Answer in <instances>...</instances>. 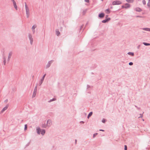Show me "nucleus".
Returning a JSON list of instances; mask_svg holds the SVG:
<instances>
[{
    "instance_id": "nucleus-14",
    "label": "nucleus",
    "mask_w": 150,
    "mask_h": 150,
    "mask_svg": "<svg viewBox=\"0 0 150 150\" xmlns=\"http://www.w3.org/2000/svg\"><path fill=\"white\" fill-rule=\"evenodd\" d=\"M135 10L136 11H138V12H140L141 11H142V9L140 8H139V7H137V8H135Z\"/></svg>"
},
{
    "instance_id": "nucleus-44",
    "label": "nucleus",
    "mask_w": 150,
    "mask_h": 150,
    "mask_svg": "<svg viewBox=\"0 0 150 150\" xmlns=\"http://www.w3.org/2000/svg\"><path fill=\"white\" fill-rule=\"evenodd\" d=\"M147 5L148 7H150V3L148 2L147 4Z\"/></svg>"
},
{
    "instance_id": "nucleus-46",
    "label": "nucleus",
    "mask_w": 150,
    "mask_h": 150,
    "mask_svg": "<svg viewBox=\"0 0 150 150\" xmlns=\"http://www.w3.org/2000/svg\"><path fill=\"white\" fill-rule=\"evenodd\" d=\"M85 1L87 3L89 2V0H85Z\"/></svg>"
},
{
    "instance_id": "nucleus-18",
    "label": "nucleus",
    "mask_w": 150,
    "mask_h": 150,
    "mask_svg": "<svg viewBox=\"0 0 150 150\" xmlns=\"http://www.w3.org/2000/svg\"><path fill=\"white\" fill-rule=\"evenodd\" d=\"M47 126V124H42V127L43 128H46Z\"/></svg>"
},
{
    "instance_id": "nucleus-21",
    "label": "nucleus",
    "mask_w": 150,
    "mask_h": 150,
    "mask_svg": "<svg viewBox=\"0 0 150 150\" xmlns=\"http://www.w3.org/2000/svg\"><path fill=\"white\" fill-rule=\"evenodd\" d=\"M13 3L14 7L15 8V9H16V10H17V6L16 5V2H14V3Z\"/></svg>"
},
{
    "instance_id": "nucleus-34",
    "label": "nucleus",
    "mask_w": 150,
    "mask_h": 150,
    "mask_svg": "<svg viewBox=\"0 0 150 150\" xmlns=\"http://www.w3.org/2000/svg\"><path fill=\"white\" fill-rule=\"evenodd\" d=\"M83 25H81L80 26V29H79V33H80V32H81L80 31L83 28Z\"/></svg>"
},
{
    "instance_id": "nucleus-35",
    "label": "nucleus",
    "mask_w": 150,
    "mask_h": 150,
    "mask_svg": "<svg viewBox=\"0 0 150 150\" xmlns=\"http://www.w3.org/2000/svg\"><path fill=\"white\" fill-rule=\"evenodd\" d=\"M90 87H91V86H89L88 85H87V89L90 90V89H88L89 88H90Z\"/></svg>"
},
{
    "instance_id": "nucleus-27",
    "label": "nucleus",
    "mask_w": 150,
    "mask_h": 150,
    "mask_svg": "<svg viewBox=\"0 0 150 150\" xmlns=\"http://www.w3.org/2000/svg\"><path fill=\"white\" fill-rule=\"evenodd\" d=\"M3 59H4V60H3V63H4V65H6V58H5L4 57H3Z\"/></svg>"
},
{
    "instance_id": "nucleus-51",
    "label": "nucleus",
    "mask_w": 150,
    "mask_h": 150,
    "mask_svg": "<svg viewBox=\"0 0 150 150\" xmlns=\"http://www.w3.org/2000/svg\"><path fill=\"white\" fill-rule=\"evenodd\" d=\"M80 122L81 123H83H83H84V121H80Z\"/></svg>"
},
{
    "instance_id": "nucleus-9",
    "label": "nucleus",
    "mask_w": 150,
    "mask_h": 150,
    "mask_svg": "<svg viewBox=\"0 0 150 150\" xmlns=\"http://www.w3.org/2000/svg\"><path fill=\"white\" fill-rule=\"evenodd\" d=\"M25 10H26V12H30L29 9L28 8L27 5L26 4V2H25Z\"/></svg>"
},
{
    "instance_id": "nucleus-60",
    "label": "nucleus",
    "mask_w": 150,
    "mask_h": 150,
    "mask_svg": "<svg viewBox=\"0 0 150 150\" xmlns=\"http://www.w3.org/2000/svg\"><path fill=\"white\" fill-rule=\"evenodd\" d=\"M135 107H136V108H137V106L136 105H135Z\"/></svg>"
},
{
    "instance_id": "nucleus-3",
    "label": "nucleus",
    "mask_w": 150,
    "mask_h": 150,
    "mask_svg": "<svg viewBox=\"0 0 150 150\" xmlns=\"http://www.w3.org/2000/svg\"><path fill=\"white\" fill-rule=\"evenodd\" d=\"M37 85L35 88H34V90L33 91V95L32 96V98H33L35 96L36 94L37 91Z\"/></svg>"
},
{
    "instance_id": "nucleus-16",
    "label": "nucleus",
    "mask_w": 150,
    "mask_h": 150,
    "mask_svg": "<svg viewBox=\"0 0 150 150\" xmlns=\"http://www.w3.org/2000/svg\"><path fill=\"white\" fill-rule=\"evenodd\" d=\"M93 112H90L89 114H88V116H87V118H88V119H89L90 117L93 114Z\"/></svg>"
},
{
    "instance_id": "nucleus-25",
    "label": "nucleus",
    "mask_w": 150,
    "mask_h": 150,
    "mask_svg": "<svg viewBox=\"0 0 150 150\" xmlns=\"http://www.w3.org/2000/svg\"><path fill=\"white\" fill-rule=\"evenodd\" d=\"M143 44L145 46H148L150 45V43H148L145 42H143Z\"/></svg>"
},
{
    "instance_id": "nucleus-48",
    "label": "nucleus",
    "mask_w": 150,
    "mask_h": 150,
    "mask_svg": "<svg viewBox=\"0 0 150 150\" xmlns=\"http://www.w3.org/2000/svg\"><path fill=\"white\" fill-rule=\"evenodd\" d=\"M32 31H33V34H34L35 33V30H32Z\"/></svg>"
},
{
    "instance_id": "nucleus-37",
    "label": "nucleus",
    "mask_w": 150,
    "mask_h": 150,
    "mask_svg": "<svg viewBox=\"0 0 150 150\" xmlns=\"http://www.w3.org/2000/svg\"><path fill=\"white\" fill-rule=\"evenodd\" d=\"M98 134V133H96L93 134V137L94 138L96 135Z\"/></svg>"
},
{
    "instance_id": "nucleus-45",
    "label": "nucleus",
    "mask_w": 150,
    "mask_h": 150,
    "mask_svg": "<svg viewBox=\"0 0 150 150\" xmlns=\"http://www.w3.org/2000/svg\"><path fill=\"white\" fill-rule=\"evenodd\" d=\"M140 45H138L137 47V48L138 49H139L140 48Z\"/></svg>"
},
{
    "instance_id": "nucleus-1",
    "label": "nucleus",
    "mask_w": 150,
    "mask_h": 150,
    "mask_svg": "<svg viewBox=\"0 0 150 150\" xmlns=\"http://www.w3.org/2000/svg\"><path fill=\"white\" fill-rule=\"evenodd\" d=\"M122 4V2L120 1L119 0H115L112 2V4L113 5H119L121 4Z\"/></svg>"
},
{
    "instance_id": "nucleus-13",
    "label": "nucleus",
    "mask_w": 150,
    "mask_h": 150,
    "mask_svg": "<svg viewBox=\"0 0 150 150\" xmlns=\"http://www.w3.org/2000/svg\"><path fill=\"white\" fill-rule=\"evenodd\" d=\"M12 53L11 52H10L8 54V60L9 61L10 60L11 57L12 55Z\"/></svg>"
},
{
    "instance_id": "nucleus-59",
    "label": "nucleus",
    "mask_w": 150,
    "mask_h": 150,
    "mask_svg": "<svg viewBox=\"0 0 150 150\" xmlns=\"http://www.w3.org/2000/svg\"><path fill=\"white\" fill-rule=\"evenodd\" d=\"M91 74H93V72H92V73H91Z\"/></svg>"
},
{
    "instance_id": "nucleus-7",
    "label": "nucleus",
    "mask_w": 150,
    "mask_h": 150,
    "mask_svg": "<svg viewBox=\"0 0 150 150\" xmlns=\"http://www.w3.org/2000/svg\"><path fill=\"white\" fill-rule=\"evenodd\" d=\"M111 19L110 18H108L102 21L101 22L103 23H105L108 22Z\"/></svg>"
},
{
    "instance_id": "nucleus-17",
    "label": "nucleus",
    "mask_w": 150,
    "mask_h": 150,
    "mask_svg": "<svg viewBox=\"0 0 150 150\" xmlns=\"http://www.w3.org/2000/svg\"><path fill=\"white\" fill-rule=\"evenodd\" d=\"M142 29L144 30L148 31H150V28H142Z\"/></svg>"
},
{
    "instance_id": "nucleus-8",
    "label": "nucleus",
    "mask_w": 150,
    "mask_h": 150,
    "mask_svg": "<svg viewBox=\"0 0 150 150\" xmlns=\"http://www.w3.org/2000/svg\"><path fill=\"white\" fill-rule=\"evenodd\" d=\"M46 124H47V126H51L52 124L51 120L50 119H48L47 121V122Z\"/></svg>"
},
{
    "instance_id": "nucleus-38",
    "label": "nucleus",
    "mask_w": 150,
    "mask_h": 150,
    "mask_svg": "<svg viewBox=\"0 0 150 150\" xmlns=\"http://www.w3.org/2000/svg\"><path fill=\"white\" fill-rule=\"evenodd\" d=\"M142 3L143 4L145 5L146 4V2L145 0H142Z\"/></svg>"
},
{
    "instance_id": "nucleus-54",
    "label": "nucleus",
    "mask_w": 150,
    "mask_h": 150,
    "mask_svg": "<svg viewBox=\"0 0 150 150\" xmlns=\"http://www.w3.org/2000/svg\"><path fill=\"white\" fill-rule=\"evenodd\" d=\"M11 1H12L13 3H14V2H16L14 0H11Z\"/></svg>"
},
{
    "instance_id": "nucleus-2",
    "label": "nucleus",
    "mask_w": 150,
    "mask_h": 150,
    "mask_svg": "<svg viewBox=\"0 0 150 150\" xmlns=\"http://www.w3.org/2000/svg\"><path fill=\"white\" fill-rule=\"evenodd\" d=\"M28 38L30 40V44L31 45H32L33 44V39L32 38V36L29 33L28 34Z\"/></svg>"
},
{
    "instance_id": "nucleus-56",
    "label": "nucleus",
    "mask_w": 150,
    "mask_h": 150,
    "mask_svg": "<svg viewBox=\"0 0 150 150\" xmlns=\"http://www.w3.org/2000/svg\"><path fill=\"white\" fill-rule=\"evenodd\" d=\"M77 141V140L76 139V144Z\"/></svg>"
},
{
    "instance_id": "nucleus-49",
    "label": "nucleus",
    "mask_w": 150,
    "mask_h": 150,
    "mask_svg": "<svg viewBox=\"0 0 150 150\" xmlns=\"http://www.w3.org/2000/svg\"><path fill=\"white\" fill-rule=\"evenodd\" d=\"M121 7L122 8H125V6L122 5V6Z\"/></svg>"
},
{
    "instance_id": "nucleus-5",
    "label": "nucleus",
    "mask_w": 150,
    "mask_h": 150,
    "mask_svg": "<svg viewBox=\"0 0 150 150\" xmlns=\"http://www.w3.org/2000/svg\"><path fill=\"white\" fill-rule=\"evenodd\" d=\"M105 16V14L103 12L99 13L98 15V17L101 19L103 18Z\"/></svg>"
},
{
    "instance_id": "nucleus-19",
    "label": "nucleus",
    "mask_w": 150,
    "mask_h": 150,
    "mask_svg": "<svg viewBox=\"0 0 150 150\" xmlns=\"http://www.w3.org/2000/svg\"><path fill=\"white\" fill-rule=\"evenodd\" d=\"M60 32L58 30H57L56 31V34L57 36H59L60 35Z\"/></svg>"
},
{
    "instance_id": "nucleus-22",
    "label": "nucleus",
    "mask_w": 150,
    "mask_h": 150,
    "mask_svg": "<svg viewBox=\"0 0 150 150\" xmlns=\"http://www.w3.org/2000/svg\"><path fill=\"white\" fill-rule=\"evenodd\" d=\"M56 100V98H53L52 99H50L48 101V103H50V102H51L52 101H55Z\"/></svg>"
},
{
    "instance_id": "nucleus-28",
    "label": "nucleus",
    "mask_w": 150,
    "mask_h": 150,
    "mask_svg": "<svg viewBox=\"0 0 150 150\" xmlns=\"http://www.w3.org/2000/svg\"><path fill=\"white\" fill-rule=\"evenodd\" d=\"M27 18H28L29 17L30 12H26Z\"/></svg>"
},
{
    "instance_id": "nucleus-61",
    "label": "nucleus",
    "mask_w": 150,
    "mask_h": 150,
    "mask_svg": "<svg viewBox=\"0 0 150 150\" xmlns=\"http://www.w3.org/2000/svg\"><path fill=\"white\" fill-rule=\"evenodd\" d=\"M101 0L102 1H103V0Z\"/></svg>"
},
{
    "instance_id": "nucleus-36",
    "label": "nucleus",
    "mask_w": 150,
    "mask_h": 150,
    "mask_svg": "<svg viewBox=\"0 0 150 150\" xmlns=\"http://www.w3.org/2000/svg\"><path fill=\"white\" fill-rule=\"evenodd\" d=\"M30 141L29 142H28V143L27 144H26V145H25V147H27V146H29L30 144Z\"/></svg>"
},
{
    "instance_id": "nucleus-57",
    "label": "nucleus",
    "mask_w": 150,
    "mask_h": 150,
    "mask_svg": "<svg viewBox=\"0 0 150 150\" xmlns=\"http://www.w3.org/2000/svg\"><path fill=\"white\" fill-rule=\"evenodd\" d=\"M137 108V109H140V108Z\"/></svg>"
},
{
    "instance_id": "nucleus-42",
    "label": "nucleus",
    "mask_w": 150,
    "mask_h": 150,
    "mask_svg": "<svg viewBox=\"0 0 150 150\" xmlns=\"http://www.w3.org/2000/svg\"><path fill=\"white\" fill-rule=\"evenodd\" d=\"M136 17L137 18H142L143 16H136Z\"/></svg>"
},
{
    "instance_id": "nucleus-23",
    "label": "nucleus",
    "mask_w": 150,
    "mask_h": 150,
    "mask_svg": "<svg viewBox=\"0 0 150 150\" xmlns=\"http://www.w3.org/2000/svg\"><path fill=\"white\" fill-rule=\"evenodd\" d=\"M97 65L96 64H95L93 66H92L91 67V69H93L96 68L97 67Z\"/></svg>"
},
{
    "instance_id": "nucleus-26",
    "label": "nucleus",
    "mask_w": 150,
    "mask_h": 150,
    "mask_svg": "<svg viewBox=\"0 0 150 150\" xmlns=\"http://www.w3.org/2000/svg\"><path fill=\"white\" fill-rule=\"evenodd\" d=\"M127 54L130 55H131L132 56H134V54L133 52H129L127 53Z\"/></svg>"
},
{
    "instance_id": "nucleus-12",
    "label": "nucleus",
    "mask_w": 150,
    "mask_h": 150,
    "mask_svg": "<svg viewBox=\"0 0 150 150\" xmlns=\"http://www.w3.org/2000/svg\"><path fill=\"white\" fill-rule=\"evenodd\" d=\"M36 131L38 134H40V132L41 131V129L39 127H37L36 128Z\"/></svg>"
},
{
    "instance_id": "nucleus-40",
    "label": "nucleus",
    "mask_w": 150,
    "mask_h": 150,
    "mask_svg": "<svg viewBox=\"0 0 150 150\" xmlns=\"http://www.w3.org/2000/svg\"><path fill=\"white\" fill-rule=\"evenodd\" d=\"M133 63L132 62H129V65L130 66H132V65H133Z\"/></svg>"
},
{
    "instance_id": "nucleus-58",
    "label": "nucleus",
    "mask_w": 150,
    "mask_h": 150,
    "mask_svg": "<svg viewBox=\"0 0 150 150\" xmlns=\"http://www.w3.org/2000/svg\"><path fill=\"white\" fill-rule=\"evenodd\" d=\"M137 108V109H140V108Z\"/></svg>"
},
{
    "instance_id": "nucleus-50",
    "label": "nucleus",
    "mask_w": 150,
    "mask_h": 150,
    "mask_svg": "<svg viewBox=\"0 0 150 150\" xmlns=\"http://www.w3.org/2000/svg\"><path fill=\"white\" fill-rule=\"evenodd\" d=\"M99 131H103V132H104L105 131L104 130L102 129H99Z\"/></svg>"
},
{
    "instance_id": "nucleus-32",
    "label": "nucleus",
    "mask_w": 150,
    "mask_h": 150,
    "mask_svg": "<svg viewBox=\"0 0 150 150\" xmlns=\"http://www.w3.org/2000/svg\"><path fill=\"white\" fill-rule=\"evenodd\" d=\"M27 124H25V127H24V130H25L27 129Z\"/></svg>"
},
{
    "instance_id": "nucleus-15",
    "label": "nucleus",
    "mask_w": 150,
    "mask_h": 150,
    "mask_svg": "<svg viewBox=\"0 0 150 150\" xmlns=\"http://www.w3.org/2000/svg\"><path fill=\"white\" fill-rule=\"evenodd\" d=\"M45 133V129H43L41 130L40 133L42 135H44Z\"/></svg>"
},
{
    "instance_id": "nucleus-47",
    "label": "nucleus",
    "mask_w": 150,
    "mask_h": 150,
    "mask_svg": "<svg viewBox=\"0 0 150 150\" xmlns=\"http://www.w3.org/2000/svg\"><path fill=\"white\" fill-rule=\"evenodd\" d=\"M110 9H112V8H113V7H112V5L111 4L110 6Z\"/></svg>"
},
{
    "instance_id": "nucleus-43",
    "label": "nucleus",
    "mask_w": 150,
    "mask_h": 150,
    "mask_svg": "<svg viewBox=\"0 0 150 150\" xmlns=\"http://www.w3.org/2000/svg\"><path fill=\"white\" fill-rule=\"evenodd\" d=\"M139 115H140V116L139 117V118H140V117H143L142 114H139Z\"/></svg>"
},
{
    "instance_id": "nucleus-6",
    "label": "nucleus",
    "mask_w": 150,
    "mask_h": 150,
    "mask_svg": "<svg viewBox=\"0 0 150 150\" xmlns=\"http://www.w3.org/2000/svg\"><path fill=\"white\" fill-rule=\"evenodd\" d=\"M46 74H45L42 76V78L40 80V82L39 83V84L40 86L42 84V83H43V81H44V78L46 76Z\"/></svg>"
},
{
    "instance_id": "nucleus-53",
    "label": "nucleus",
    "mask_w": 150,
    "mask_h": 150,
    "mask_svg": "<svg viewBox=\"0 0 150 150\" xmlns=\"http://www.w3.org/2000/svg\"><path fill=\"white\" fill-rule=\"evenodd\" d=\"M108 15H106V16H105V18H107V17H108Z\"/></svg>"
},
{
    "instance_id": "nucleus-52",
    "label": "nucleus",
    "mask_w": 150,
    "mask_h": 150,
    "mask_svg": "<svg viewBox=\"0 0 150 150\" xmlns=\"http://www.w3.org/2000/svg\"><path fill=\"white\" fill-rule=\"evenodd\" d=\"M7 101H8V100H7V99H6V100H5L4 101V102L6 103L7 102Z\"/></svg>"
},
{
    "instance_id": "nucleus-30",
    "label": "nucleus",
    "mask_w": 150,
    "mask_h": 150,
    "mask_svg": "<svg viewBox=\"0 0 150 150\" xmlns=\"http://www.w3.org/2000/svg\"><path fill=\"white\" fill-rule=\"evenodd\" d=\"M94 44V42H90L89 44L88 45L89 46L91 44V46L92 47H93L95 46L94 44Z\"/></svg>"
},
{
    "instance_id": "nucleus-11",
    "label": "nucleus",
    "mask_w": 150,
    "mask_h": 150,
    "mask_svg": "<svg viewBox=\"0 0 150 150\" xmlns=\"http://www.w3.org/2000/svg\"><path fill=\"white\" fill-rule=\"evenodd\" d=\"M8 105H7L5 107L3 108V109H2L1 111V113L3 112L4 111L7 109L8 108Z\"/></svg>"
},
{
    "instance_id": "nucleus-24",
    "label": "nucleus",
    "mask_w": 150,
    "mask_h": 150,
    "mask_svg": "<svg viewBox=\"0 0 150 150\" xmlns=\"http://www.w3.org/2000/svg\"><path fill=\"white\" fill-rule=\"evenodd\" d=\"M126 1L128 3H133L134 2V0H126Z\"/></svg>"
},
{
    "instance_id": "nucleus-39",
    "label": "nucleus",
    "mask_w": 150,
    "mask_h": 150,
    "mask_svg": "<svg viewBox=\"0 0 150 150\" xmlns=\"http://www.w3.org/2000/svg\"><path fill=\"white\" fill-rule=\"evenodd\" d=\"M124 147V150H127V146L126 145H125Z\"/></svg>"
},
{
    "instance_id": "nucleus-10",
    "label": "nucleus",
    "mask_w": 150,
    "mask_h": 150,
    "mask_svg": "<svg viewBox=\"0 0 150 150\" xmlns=\"http://www.w3.org/2000/svg\"><path fill=\"white\" fill-rule=\"evenodd\" d=\"M125 9H127L128 8H129L131 6L128 3H125Z\"/></svg>"
},
{
    "instance_id": "nucleus-29",
    "label": "nucleus",
    "mask_w": 150,
    "mask_h": 150,
    "mask_svg": "<svg viewBox=\"0 0 150 150\" xmlns=\"http://www.w3.org/2000/svg\"><path fill=\"white\" fill-rule=\"evenodd\" d=\"M37 27V26L36 25H33L32 28V30H35V28Z\"/></svg>"
},
{
    "instance_id": "nucleus-55",
    "label": "nucleus",
    "mask_w": 150,
    "mask_h": 150,
    "mask_svg": "<svg viewBox=\"0 0 150 150\" xmlns=\"http://www.w3.org/2000/svg\"><path fill=\"white\" fill-rule=\"evenodd\" d=\"M148 3H150V0H149Z\"/></svg>"
},
{
    "instance_id": "nucleus-31",
    "label": "nucleus",
    "mask_w": 150,
    "mask_h": 150,
    "mask_svg": "<svg viewBox=\"0 0 150 150\" xmlns=\"http://www.w3.org/2000/svg\"><path fill=\"white\" fill-rule=\"evenodd\" d=\"M86 11H87V10H83V11L82 13L83 15H84L85 14V13L86 12Z\"/></svg>"
},
{
    "instance_id": "nucleus-4",
    "label": "nucleus",
    "mask_w": 150,
    "mask_h": 150,
    "mask_svg": "<svg viewBox=\"0 0 150 150\" xmlns=\"http://www.w3.org/2000/svg\"><path fill=\"white\" fill-rule=\"evenodd\" d=\"M53 62L54 60H51L49 61L48 62L45 68L46 69H47L49 68L50 67L51 64L53 63Z\"/></svg>"
},
{
    "instance_id": "nucleus-33",
    "label": "nucleus",
    "mask_w": 150,
    "mask_h": 150,
    "mask_svg": "<svg viewBox=\"0 0 150 150\" xmlns=\"http://www.w3.org/2000/svg\"><path fill=\"white\" fill-rule=\"evenodd\" d=\"M106 121V120L104 118H103L102 120V122L103 123H105Z\"/></svg>"
},
{
    "instance_id": "nucleus-20",
    "label": "nucleus",
    "mask_w": 150,
    "mask_h": 150,
    "mask_svg": "<svg viewBox=\"0 0 150 150\" xmlns=\"http://www.w3.org/2000/svg\"><path fill=\"white\" fill-rule=\"evenodd\" d=\"M105 13L108 14L110 13V10L109 8H108L105 10Z\"/></svg>"
},
{
    "instance_id": "nucleus-41",
    "label": "nucleus",
    "mask_w": 150,
    "mask_h": 150,
    "mask_svg": "<svg viewBox=\"0 0 150 150\" xmlns=\"http://www.w3.org/2000/svg\"><path fill=\"white\" fill-rule=\"evenodd\" d=\"M81 37H82V35H79V38L78 40H79V41H80L81 40Z\"/></svg>"
}]
</instances>
